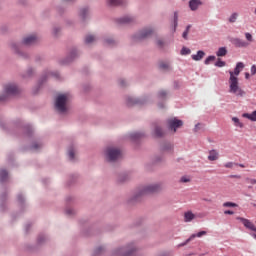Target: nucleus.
I'll return each mask as SVG.
<instances>
[{"label":"nucleus","instance_id":"58","mask_svg":"<svg viewBox=\"0 0 256 256\" xmlns=\"http://www.w3.org/2000/svg\"><path fill=\"white\" fill-rule=\"evenodd\" d=\"M56 75V77H59V74H55Z\"/></svg>","mask_w":256,"mask_h":256},{"label":"nucleus","instance_id":"22","mask_svg":"<svg viewBox=\"0 0 256 256\" xmlns=\"http://www.w3.org/2000/svg\"><path fill=\"white\" fill-rule=\"evenodd\" d=\"M108 3L115 7L117 5H123V3H125V0H108Z\"/></svg>","mask_w":256,"mask_h":256},{"label":"nucleus","instance_id":"10","mask_svg":"<svg viewBox=\"0 0 256 256\" xmlns=\"http://www.w3.org/2000/svg\"><path fill=\"white\" fill-rule=\"evenodd\" d=\"M231 43L234 45V47H249V43L245 42V40H241L240 38H232Z\"/></svg>","mask_w":256,"mask_h":256},{"label":"nucleus","instance_id":"37","mask_svg":"<svg viewBox=\"0 0 256 256\" xmlns=\"http://www.w3.org/2000/svg\"><path fill=\"white\" fill-rule=\"evenodd\" d=\"M158 96L160 99H163L164 97L167 96V92H165V90H162L158 93Z\"/></svg>","mask_w":256,"mask_h":256},{"label":"nucleus","instance_id":"32","mask_svg":"<svg viewBox=\"0 0 256 256\" xmlns=\"http://www.w3.org/2000/svg\"><path fill=\"white\" fill-rule=\"evenodd\" d=\"M245 38L249 41V43H253V35H251V33L246 32Z\"/></svg>","mask_w":256,"mask_h":256},{"label":"nucleus","instance_id":"4","mask_svg":"<svg viewBox=\"0 0 256 256\" xmlns=\"http://www.w3.org/2000/svg\"><path fill=\"white\" fill-rule=\"evenodd\" d=\"M161 189H163L161 184L148 185L140 190L139 195H149L151 193H158V191H161Z\"/></svg>","mask_w":256,"mask_h":256},{"label":"nucleus","instance_id":"26","mask_svg":"<svg viewBox=\"0 0 256 256\" xmlns=\"http://www.w3.org/2000/svg\"><path fill=\"white\" fill-rule=\"evenodd\" d=\"M131 21H133V17L130 16H126L120 19V23H131Z\"/></svg>","mask_w":256,"mask_h":256},{"label":"nucleus","instance_id":"43","mask_svg":"<svg viewBox=\"0 0 256 256\" xmlns=\"http://www.w3.org/2000/svg\"><path fill=\"white\" fill-rule=\"evenodd\" d=\"M173 148L171 144H168L166 147L163 148L164 151H169Z\"/></svg>","mask_w":256,"mask_h":256},{"label":"nucleus","instance_id":"54","mask_svg":"<svg viewBox=\"0 0 256 256\" xmlns=\"http://www.w3.org/2000/svg\"><path fill=\"white\" fill-rule=\"evenodd\" d=\"M18 201H20V203H23V196H18Z\"/></svg>","mask_w":256,"mask_h":256},{"label":"nucleus","instance_id":"35","mask_svg":"<svg viewBox=\"0 0 256 256\" xmlns=\"http://www.w3.org/2000/svg\"><path fill=\"white\" fill-rule=\"evenodd\" d=\"M223 207H237V204L233 202H225Z\"/></svg>","mask_w":256,"mask_h":256},{"label":"nucleus","instance_id":"6","mask_svg":"<svg viewBox=\"0 0 256 256\" xmlns=\"http://www.w3.org/2000/svg\"><path fill=\"white\" fill-rule=\"evenodd\" d=\"M155 33V30L153 28H146L142 30L138 35L134 37L135 41H141L143 39H148V37H151Z\"/></svg>","mask_w":256,"mask_h":256},{"label":"nucleus","instance_id":"56","mask_svg":"<svg viewBox=\"0 0 256 256\" xmlns=\"http://www.w3.org/2000/svg\"><path fill=\"white\" fill-rule=\"evenodd\" d=\"M239 165V167H241L242 169H244V167H245V165H243V164H238Z\"/></svg>","mask_w":256,"mask_h":256},{"label":"nucleus","instance_id":"57","mask_svg":"<svg viewBox=\"0 0 256 256\" xmlns=\"http://www.w3.org/2000/svg\"><path fill=\"white\" fill-rule=\"evenodd\" d=\"M252 237H253L254 239H256V234H252Z\"/></svg>","mask_w":256,"mask_h":256},{"label":"nucleus","instance_id":"48","mask_svg":"<svg viewBox=\"0 0 256 256\" xmlns=\"http://www.w3.org/2000/svg\"><path fill=\"white\" fill-rule=\"evenodd\" d=\"M157 45L159 47H163V40H157Z\"/></svg>","mask_w":256,"mask_h":256},{"label":"nucleus","instance_id":"20","mask_svg":"<svg viewBox=\"0 0 256 256\" xmlns=\"http://www.w3.org/2000/svg\"><path fill=\"white\" fill-rule=\"evenodd\" d=\"M217 57H225V55H227V48L225 47H221L218 49V51L216 52Z\"/></svg>","mask_w":256,"mask_h":256},{"label":"nucleus","instance_id":"9","mask_svg":"<svg viewBox=\"0 0 256 256\" xmlns=\"http://www.w3.org/2000/svg\"><path fill=\"white\" fill-rule=\"evenodd\" d=\"M204 235H207V231H200L197 234H192L185 242L179 244V247H185V245L191 243V241H193V239H195L196 237L201 238Z\"/></svg>","mask_w":256,"mask_h":256},{"label":"nucleus","instance_id":"18","mask_svg":"<svg viewBox=\"0 0 256 256\" xmlns=\"http://www.w3.org/2000/svg\"><path fill=\"white\" fill-rule=\"evenodd\" d=\"M242 117H245V119H249L250 121H256V110L253 111L251 114L244 113Z\"/></svg>","mask_w":256,"mask_h":256},{"label":"nucleus","instance_id":"7","mask_svg":"<svg viewBox=\"0 0 256 256\" xmlns=\"http://www.w3.org/2000/svg\"><path fill=\"white\" fill-rule=\"evenodd\" d=\"M4 91H5V94L7 96H9V95H19V87H17V85H15V84H7L4 87Z\"/></svg>","mask_w":256,"mask_h":256},{"label":"nucleus","instance_id":"33","mask_svg":"<svg viewBox=\"0 0 256 256\" xmlns=\"http://www.w3.org/2000/svg\"><path fill=\"white\" fill-rule=\"evenodd\" d=\"M225 65V61H222L221 59H218V61L215 63L216 67H225Z\"/></svg>","mask_w":256,"mask_h":256},{"label":"nucleus","instance_id":"13","mask_svg":"<svg viewBox=\"0 0 256 256\" xmlns=\"http://www.w3.org/2000/svg\"><path fill=\"white\" fill-rule=\"evenodd\" d=\"M36 41H37V37L35 35H30L23 39L22 44L23 45H35Z\"/></svg>","mask_w":256,"mask_h":256},{"label":"nucleus","instance_id":"1","mask_svg":"<svg viewBox=\"0 0 256 256\" xmlns=\"http://www.w3.org/2000/svg\"><path fill=\"white\" fill-rule=\"evenodd\" d=\"M228 83L229 93H232V95H236V97H244L245 91L241 86H239V78L234 77L233 74H231Z\"/></svg>","mask_w":256,"mask_h":256},{"label":"nucleus","instance_id":"21","mask_svg":"<svg viewBox=\"0 0 256 256\" xmlns=\"http://www.w3.org/2000/svg\"><path fill=\"white\" fill-rule=\"evenodd\" d=\"M232 121H233L235 127H239L240 129H243V123L241 122V120H239V118L233 117Z\"/></svg>","mask_w":256,"mask_h":256},{"label":"nucleus","instance_id":"38","mask_svg":"<svg viewBox=\"0 0 256 256\" xmlns=\"http://www.w3.org/2000/svg\"><path fill=\"white\" fill-rule=\"evenodd\" d=\"M247 183H250V185H256V179L247 178Z\"/></svg>","mask_w":256,"mask_h":256},{"label":"nucleus","instance_id":"17","mask_svg":"<svg viewBox=\"0 0 256 256\" xmlns=\"http://www.w3.org/2000/svg\"><path fill=\"white\" fill-rule=\"evenodd\" d=\"M127 104L129 105V107H131V105H142L143 101H141L140 99L128 98Z\"/></svg>","mask_w":256,"mask_h":256},{"label":"nucleus","instance_id":"34","mask_svg":"<svg viewBox=\"0 0 256 256\" xmlns=\"http://www.w3.org/2000/svg\"><path fill=\"white\" fill-rule=\"evenodd\" d=\"M237 165L234 162H227L226 164H224V167H226V169H233V166Z\"/></svg>","mask_w":256,"mask_h":256},{"label":"nucleus","instance_id":"24","mask_svg":"<svg viewBox=\"0 0 256 256\" xmlns=\"http://www.w3.org/2000/svg\"><path fill=\"white\" fill-rule=\"evenodd\" d=\"M94 41H95V36H93V35H88L85 38V43H87V45L93 43Z\"/></svg>","mask_w":256,"mask_h":256},{"label":"nucleus","instance_id":"3","mask_svg":"<svg viewBox=\"0 0 256 256\" xmlns=\"http://www.w3.org/2000/svg\"><path fill=\"white\" fill-rule=\"evenodd\" d=\"M106 157L108 161H117L121 159V150L113 147H108L106 149Z\"/></svg>","mask_w":256,"mask_h":256},{"label":"nucleus","instance_id":"52","mask_svg":"<svg viewBox=\"0 0 256 256\" xmlns=\"http://www.w3.org/2000/svg\"><path fill=\"white\" fill-rule=\"evenodd\" d=\"M231 177H233L234 179H241V176L239 175H232Z\"/></svg>","mask_w":256,"mask_h":256},{"label":"nucleus","instance_id":"55","mask_svg":"<svg viewBox=\"0 0 256 256\" xmlns=\"http://www.w3.org/2000/svg\"><path fill=\"white\" fill-rule=\"evenodd\" d=\"M120 85H121L122 87H125V81L121 80V81H120Z\"/></svg>","mask_w":256,"mask_h":256},{"label":"nucleus","instance_id":"36","mask_svg":"<svg viewBox=\"0 0 256 256\" xmlns=\"http://www.w3.org/2000/svg\"><path fill=\"white\" fill-rule=\"evenodd\" d=\"M211 61H215V56H209L208 58H206L205 65H209Z\"/></svg>","mask_w":256,"mask_h":256},{"label":"nucleus","instance_id":"2","mask_svg":"<svg viewBox=\"0 0 256 256\" xmlns=\"http://www.w3.org/2000/svg\"><path fill=\"white\" fill-rule=\"evenodd\" d=\"M69 102V94H60L56 98L55 108L59 113L67 111V103Z\"/></svg>","mask_w":256,"mask_h":256},{"label":"nucleus","instance_id":"25","mask_svg":"<svg viewBox=\"0 0 256 256\" xmlns=\"http://www.w3.org/2000/svg\"><path fill=\"white\" fill-rule=\"evenodd\" d=\"M68 156H69V159H70L71 161H73V159H75V149L70 148V149L68 150Z\"/></svg>","mask_w":256,"mask_h":256},{"label":"nucleus","instance_id":"49","mask_svg":"<svg viewBox=\"0 0 256 256\" xmlns=\"http://www.w3.org/2000/svg\"><path fill=\"white\" fill-rule=\"evenodd\" d=\"M133 251H134L133 249H132V250H130V251H128V252H127V254H126L125 256H133Z\"/></svg>","mask_w":256,"mask_h":256},{"label":"nucleus","instance_id":"39","mask_svg":"<svg viewBox=\"0 0 256 256\" xmlns=\"http://www.w3.org/2000/svg\"><path fill=\"white\" fill-rule=\"evenodd\" d=\"M87 12H88V10H87V8H84V9H82L81 11H80V15H81V17H85V15H87Z\"/></svg>","mask_w":256,"mask_h":256},{"label":"nucleus","instance_id":"47","mask_svg":"<svg viewBox=\"0 0 256 256\" xmlns=\"http://www.w3.org/2000/svg\"><path fill=\"white\" fill-rule=\"evenodd\" d=\"M106 43L108 45H113V43H115V41L113 39H108V40H106Z\"/></svg>","mask_w":256,"mask_h":256},{"label":"nucleus","instance_id":"23","mask_svg":"<svg viewBox=\"0 0 256 256\" xmlns=\"http://www.w3.org/2000/svg\"><path fill=\"white\" fill-rule=\"evenodd\" d=\"M8 173L6 170H0V181H7Z\"/></svg>","mask_w":256,"mask_h":256},{"label":"nucleus","instance_id":"50","mask_svg":"<svg viewBox=\"0 0 256 256\" xmlns=\"http://www.w3.org/2000/svg\"><path fill=\"white\" fill-rule=\"evenodd\" d=\"M5 99H7V96H6V95L0 96V101H5Z\"/></svg>","mask_w":256,"mask_h":256},{"label":"nucleus","instance_id":"12","mask_svg":"<svg viewBox=\"0 0 256 256\" xmlns=\"http://www.w3.org/2000/svg\"><path fill=\"white\" fill-rule=\"evenodd\" d=\"M201 5H203V2H201V0H190L189 1V7H190L191 11H197L199 9V7H201Z\"/></svg>","mask_w":256,"mask_h":256},{"label":"nucleus","instance_id":"41","mask_svg":"<svg viewBox=\"0 0 256 256\" xmlns=\"http://www.w3.org/2000/svg\"><path fill=\"white\" fill-rule=\"evenodd\" d=\"M39 148H41V144L34 143V144L32 145V149H34V150H37V149H39Z\"/></svg>","mask_w":256,"mask_h":256},{"label":"nucleus","instance_id":"5","mask_svg":"<svg viewBox=\"0 0 256 256\" xmlns=\"http://www.w3.org/2000/svg\"><path fill=\"white\" fill-rule=\"evenodd\" d=\"M167 123L170 131H173V133H177V129H179V127H183V121L177 118H170Z\"/></svg>","mask_w":256,"mask_h":256},{"label":"nucleus","instance_id":"45","mask_svg":"<svg viewBox=\"0 0 256 256\" xmlns=\"http://www.w3.org/2000/svg\"><path fill=\"white\" fill-rule=\"evenodd\" d=\"M199 129H201V124L200 123L195 125L194 131L197 132V131H199Z\"/></svg>","mask_w":256,"mask_h":256},{"label":"nucleus","instance_id":"40","mask_svg":"<svg viewBox=\"0 0 256 256\" xmlns=\"http://www.w3.org/2000/svg\"><path fill=\"white\" fill-rule=\"evenodd\" d=\"M251 75H256V66L255 65L251 66Z\"/></svg>","mask_w":256,"mask_h":256},{"label":"nucleus","instance_id":"59","mask_svg":"<svg viewBox=\"0 0 256 256\" xmlns=\"http://www.w3.org/2000/svg\"><path fill=\"white\" fill-rule=\"evenodd\" d=\"M64 1H73V0H64Z\"/></svg>","mask_w":256,"mask_h":256},{"label":"nucleus","instance_id":"29","mask_svg":"<svg viewBox=\"0 0 256 256\" xmlns=\"http://www.w3.org/2000/svg\"><path fill=\"white\" fill-rule=\"evenodd\" d=\"M170 65H169V63H165V62H161L160 63V69H164V70H168V69H170Z\"/></svg>","mask_w":256,"mask_h":256},{"label":"nucleus","instance_id":"11","mask_svg":"<svg viewBox=\"0 0 256 256\" xmlns=\"http://www.w3.org/2000/svg\"><path fill=\"white\" fill-rule=\"evenodd\" d=\"M245 68V64H243V62H238L234 72L233 71H229V75L231 77V75H233V77H239V74L241 73V70Z\"/></svg>","mask_w":256,"mask_h":256},{"label":"nucleus","instance_id":"27","mask_svg":"<svg viewBox=\"0 0 256 256\" xmlns=\"http://www.w3.org/2000/svg\"><path fill=\"white\" fill-rule=\"evenodd\" d=\"M237 17H239V14L233 13V14L229 17V23H235V21H237Z\"/></svg>","mask_w":256,"mask_h":256},{"label":"nucleus","instance_id":"46","mask_svg":"<svg viewBox=\"0 0 256 256\" xmlns=\"http://www.w3.org/2000/svg\"><path fill=\"white\" fill-rule=\"evenodd\" d=\"M235 212L231 211V210H226L224 211L225 215H233Z\"/></svg>","mask_w":256,"mask_h":256},{"label":"nucleus","instance_id":"30","mask_svg":"<svg viewBox=\"0 0 256 256\" xmlns=\"http://www.w3.org/2000/svg\"><path fill=\"white\" fill-rule=\"evenodd\" d=\"M180 181H181V183H190L191 178L189 176H182Z\"/></svg>","mask_w":256,"mask_h":256},{"label":"nucleus","instance_id":"51","mask_svg":"<svg viewBox=\"0 0 256 256\" xmlns=\"http://www.w3.org/2000/svg\"><path fill=\"white\" fill-rule=\"evenodd\" d=\"M249 77H251V75L249 74V72L245 73V79H249Z\"/></svg>","mask_w":256,"mask_h":256},{"label":"nucleus","instance_id":"44","mask_svg":"<svg viewBox=\"0 0 256 256\" xmlns=\"http://www.w3.org/2000/svg\"><path fill=\"white\" fill-rule=\"evenodd\" d=\"M189 32L184 31L182 34L183 39H188Z\"/></svg>","mask_w":256,"mask_h":256},{"label":"nucleus","instance_id":"31","mask_svg":"<svg viewBox=\"0 0 256 256\" xmlns=\"http://www.w3.org/2000/svg\"><path fill=\"white\" fill-rule=\"evenodd\" d=\"M179 21V15L177 12L174 13V31L177 29V22Z\"/></svg>","mask_w":256,"mask_h":256},{"label":"nucleus","instance_id":"19","mask_svg":"<svg viewBox=\"0 0 256 256\" xmlns=\"http://www.w3.org/2000/svg\"><path fill=\"white\" fill-rule=\"evenodd\" d=\"M154 135L155 137H163V135H165V132H163V129H161V127L156 126L154 130Z\"/></svg>","mask_w":256,"mask_h":256},{"label":"nucleus","instance_id":"42","mask_svg":"<svg viewBox=\"0 0 256 256\" xmlns=\"http://www.w3.org/2000/svg\"><path fill=\"white\" fill-rule=\"evenodd\" d=\"M12 49L14 50V51H16V53L19 51V45H17V44H12Z\"/></svg>","mask_w":256,"mask_h":256},{"label":"nucleus","instance_id":"15","mask_svg":"<svg viewBox=\"0 0 256 256\" xmlns=\"http://www.w3.org/2000/svg\"><path fill=\"white\" fill-rule=\"evenodd\" d=\"M219 159V152L217 150H210L208 155L209 161H217Z\"/></svg>","mask_w":256,"mask_h":256},{"label":"nucleus","instance_id":"8","mask_svg":"<svg viewBox=\"0 0 256 256\" xmlns=\"http://www.w3.org/2000/svg\"><path fill=\"white\" fill-rule=\"evenodd\" d=\"M238 221H241L242 224L244 225V227L246 229H249V231H256V226L255 224H253V222H251V220L243 218V217H238L237 218Z\"/></svg>","mask_w":256,"mask_h":256},{"label":"nucleus","instance_id":"16","mask_svg":"<svg viewBox=\"0 0 256 256\" xmlns=\"http://www.w3.org/2000/svg\"><path fill=\"white\" fill-rule=\"evenodd\" d=\"M205 57V52L203 50H199L197 54L192 55L193 61H201Z\"/></svg>","mask_w":256,"mask_h":256},{"label":"nucleus","instance_id":"28","mask_svg":"<svg viewBox=\"0 0 256 256\" xmlns=\"http://www.w3.org/2000/svg\"><path fill=\"white\" fill-rule=\"evenodd\" d=\"M181 55H191V49L187 47H182Z\"/></svg>","mask_w":256,"mask_h":256},{"label":"nucleus","instance_id":"53","mask_svg":"<svg viewBox=\"0 0 256 256\" xmlns=\"http://www.w3.org/2000/svg\"><path fill=\"white\" fill-rule=\"evenodd\" d=\"M191 30V25H188L187 27H186V32H188L189 33V31Z\"/></svg>","mask_w":256,"mask_h":256},{"label":"nucleus","instance_id":"14","mask_svg":"<svg viewBox=\"0 0 256 256\" xmlns=\"http://www.w3.org/2000/svg\"><path fill=\"white\" fill-rule=\"evenodd\" d=\"M195 214L191 211H187L184 213V221L185 223H191V221H193V219H195Z\"/></svg>","mask_w":256,"mask_h":256}]
</instances>
